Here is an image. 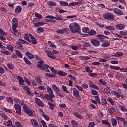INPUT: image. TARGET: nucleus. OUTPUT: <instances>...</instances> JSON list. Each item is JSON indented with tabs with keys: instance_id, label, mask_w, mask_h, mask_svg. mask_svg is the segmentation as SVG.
Masks as SVG:
<instances>
[{
	"instance_id": "obj_1",
	"label": "nucleus",
	"mask_w": 127,
	"mask_h": 127,
	"mask_svg": "<svg viewBox=\"0 0 127 127\" xmlns=\"http://www.w3.org/2000/svg\"><path fill=\"white\" fill-rule=\"evenodd\" d=\"M69 28L72 33H77L81 31V26L76 22L71 23L69 25Z\"/></svg>"
},
{
	"instance_id": "obj_2",
	"label": "nucleus",
	"mask_w": 127,
	"mask_h": 127,
	"mask_svg": "<svg viewBox=\"0 0 127 127\" xmlns=\"http://www.w3.org/2000/svg\"><path fill=\"white\" fill-rule=\"evenodd\" d=\"M12 30H11V32L14 34H15V33H17V30L16 29V28L18 27V20H17V18H13L12 20Z\"/></svg>"
},
{
	"instance_id": "obj_3",
	"label": "nucleus",
	"mask_w": 127,
	"mask_h": 127,
	"mask_svg": "<svg viewBox=\"0 0 127 127\" xmlns=\"http://www.w3.org/2000/svg\"><path fill=\"white\" fill-rule=\"evenodd\" d=\"M37 67L39 68L41 70H45L46 72H49V73H50V71H49V69H48V68H50V66L47 65L46 64H38L37 65Z\"/></svg>"
},
{
	"instance_id": "obj_4",
	"label": "nucleus",
	"mask_w": 127,
	"mask_h": 127,
	"mask_svg": "<svg viewBox=\"0 0 127 127\" xmlns=\"http://www.w3.org/2000/svg\"><path fill=\"white\" fill-rule=\"evenodd\" d=\"M23 109L25 113H27V115H28L29 116H32V115H33V112H32V110L28 108V106H27V105H24L23 106Z\"/></svg>"
},
{
	"instance_id": "obj_5",
	"label": "nucleus",
	"mask_w": 127,
	"mask_h": 127,
	"mask_svg": "<svg viewBox=\"0 0 127 127\" xmlns=\"http://www.w3.org/2000/svg\"><path fill=\"white\" fill-rule=\"evenodd\" d=\"M110 69H113L114 70H116V71H118L119 70H120V71L123 72V73H127V68H121V67L119 66H114L112 65H110Z\"/></svg>"
},
{
	"instance_id": "obj_6",
	"label": "nucleus",
	"mask_w": 127,
	"mask_h": 127,
	"mask_svg": "<svg viewBox=\"0 0 127 127\" xmlns=\"http://www.w3.org/2000/svg\"><path fill=\"white\" fill-rule=\"evenodd\" d=\"M45 51L48 56L50 57V58H51V59H55V58H56V57H55V56L53 55V54L51 53V51H50L49 48L47 47L45 48Z\"/></svg>"
},
{
	"instance_id": "obj_7",
	"label": "nucleus",
	"mask_w": 127,
	"mask_h": 127,
	"mask_svg": "<svg viewBox=\"0 0 127 127\" xmlns=\"http://www.w3.org/2000/svg\"><path fill=\"white\" fill-rule=\"evenodd\" d=\"M14 109L16 111V113L17 115L20 116V115H21V106L18 104H15Z\"/></svg>"
},
{
	"instance_id": "obj_8",
	"label": "nucleus",
	"mask_w": 127,
	"mask_h": 127,
	"mask_svg": "<svg viewBox=\"0 0 127 127\" xmlns=\"http://www.w3.org/2000/svg\"><path fill=\"white\" fill-rule=\"evenodd\" d=\"M90 42L93 45V46H100V40L97 38L92 39L90 40Z\"/></svg>"
},
{
	"instance_id": "obj_9",
	"label": "nucleus",
	"mask_w": 127,
	"mask_h": 127,
	"mask_svg": "<svg viewBox=\"0 0 127 127\" xmlns=\"http://www.w3.org/2000/svg\"><path fill=\"white\" fill-rule=\"evenodd\" d=\"M103 17L105 19H109V20H111V19H114V18H115L114 15L110 13H106L103 14Z\"/></svg>"
},
{
	"instance_id": "obj_10",
	"label": "nucleus",
	"mask_w": 127,
	"mask_h": 127,
	"mask_svg": "<svg viewBox=\"0 0 127 127\" xmlns=\"http://www.w3.org/2000/svg\"><path fill=\"white\" fill-rule=\"evenodd\" d=\"M45 18H49L50 19H56V20H62L63 19V18L62 17L60 16V15H56L55 17L49 15L45 17Z\"/></svg>"
},
{
	"instance_id": "obj_11",
	"label": "nucleus",
	"mask_w": 127,
	"mask_h": 127,
	"mask_svg": "<svg viewBox=\"0 0 127 127\" xmlns=\"http://www.w3.org/2000/svg\"><path fill=\"white\" fill-rule=\"evenodd\" d=\"M30 123L34 127H42V126L39 125L38 122L34 119H31L30 120Z\"/></svg>"
},
{
	"instance_id": "obj_12",
	"label": "nucleus",
	"mask_w": 127,
	"mask_h": 127,
	"mask_svg": "<svg viewBox=\"0 0 127 127\" xmlns=\"http://www.w3.org/2000/svg\"><path fill=\"white\" fill-rule=\"evenodd\" d=\"M47 92L49 93V96L50 98H54V94H53L52 89L50 87L47 86Z\"/></svg>"
},
{
	"instance_id": "obj_13",
	"label": "nucleus",
	"mask_w": 127,
	"mask_h": 127,
	"mask_svg": "<svg viewBox=\"0 0 127 127\" xmlns=\"http://www.w3.org/2000/svg\"><path fill=\"white\" fill-rule=\"evenodd\" d=\"M73 93L74 96L76 98L78 101H81V96L80 95V92L78 90H73Z\"/></svg>"
},
{
	"instance_id": "obj_14",
	"label": "nucleus",
	"mask_w": 127,
	"mask_h": 127,
	"mask_svg": "<svg viewBox=\"0 0 127 127\" xmlns=\"http://www.w3.org/2000/svg\"><path fill=\"white\" fill-rule=\"evenodd\" d=\"M114 12L115 14H116V15H118V16H121L122 15H123V11H122V10L118 8L114 9Z\"/></svg>"
},
{
	"instance_id": "obj_15",
	"label": "nucleus",
	"mask_w": 127,
	"mask_h": 127,
	"mask_svg": "<svg viewBox=\"0 0 127 127\" xmlns=\"http://www.w3.org/2000/svg\"><path fill=\"white\" fill-rule=\"evenodd\" d=\"M73 115L76 117V118H77V119H79L80 120H83L84 119V117H83V116L76 111L73 112Z\"/></svg>"
},
{
	"instance_id": "obj_16",
	"label": "nucleus",
	"mask_w": 127,
	"mask_h": 127,
	"mask_svg": "<svg viewBox=\"0 0 127 127\" xmlns=\"http://www.w3.org/2000/svg\"><path fill=\"white\" fill-rule=\"evenodd\" d=\"M35 101L39 107H43V106H44L43 102H42V101H41V100H40V99L39 98H35Z\"/></svg>"
},
{
	"instance_id": "obj_17",
	"label": "nucleus",
	"mask_w": 127,
	"mask_h": 127,
	"mask_svg": "<svg viewBox=\"0 0 127 127\" xmlns=\"http://www.w3.org/2000/svg\"><path fill=\"white\" fill-rule=\"evenodd\" d=\"M125 27H126V26L124 24H118L116 25V28L117 29H119L120 30L125 29Z\"/></svg>"
},
{
	"instance_id": "obj_18",
	"label": "nucleus",
	"mask_w": 127,
	"mask_h": 127,
	"mask_svg": "<svg viewBox=\"0 0 127 127\" xmlns=\"http://www.w3.org/2000/svg\"><path fill=\"white\" fill-rule=\"evenodd\" d=\"M31 37H32V35L31 34H25L24 36V39L27 41H28V42H30V39L29 38H31Z\"/></svg>"
},
{
	"instance_id": "obj_19",
	"label": "nucleus",
	"mask_w": 127,
	"mask_h": 127,
	"mask_svg": "<svg viewBox=\"0 0 127 127\" xmlns=\"http://www.w3.org/2000/svg\"><path fill=\"white\" fill-rule=\"evenodd\" d=\"M66 31H67V28H64L62 29H58L56 32L57 33H59L60 34H64Z\"/></svg>"
},
{
	"instance_id": "obj_20",
	"label": "nucleus",
	"mask_w": 127,
	"mask_h": 127,
	"mask_svg": "<svg viewBox=\"0 0 127 127\" xmlns=\"http://www.w3.org/2000/svg\"><path fill=\"white\" fill-rule=\"evenodd\" d=\"M52 88L53 89L54 91L56 92V94H58L60 92V89H59V88L57 87V86L55 84H53L52 85Z\"/></svg>"
},
{
	"instance_id": "obj_21",
	"label": "nucleus",
	"mask_w": 127,
	"mask_h": 127,
	"mask_svg": "<svg viewBox=\"0 0 127 127\" xmlns=\"http://www.w3.org/2000/svg\"><path fill=\"white\" fill-rule=\"evenodd\" d=\"M57 74L60 77H66V76H67V75H68V73H67L64 71H58Z\"/></svg>"
},
{
	"instance_id": "obj_22",
	"label": "nucleus",
	"mask_w": 127,
	"mask_h": 127,
	"mask_svg": "<svg viewBox=\"0 0 127 127\" xmlns=\"http://www.w3.org/2000/svg\"><path fill=\"white\" fill-rule=\"evenodd\" d=\"M70 123L71 124V127H79V124H78V122L75 120H72L70 122Z\"/></svg>"
},
{
	"instance_id": "obj_23",
	"label": "nucleus",
	"mask_w": 127,
	"mask_h": 127,
	"mask_svg": "<svg viewBox=\"0 0 127 127\" xmlns=\"http://www.w3.org/2000/svg\"><path fill=\"white\" fill-rule=\"evenodd\" d=\"M18 80L19 81V85H21L22 86L24 85V80H23V78L22 77L18 76Z\"/></svg>"
},
{
	"instance_id": "obj_24",
	"label": "nucleus",
	"mask_w": 127,
	"mask_h": 127,
	"mask_svg": "<svg viewBox=\"0 0 127 127\" xmlns=\"http://www.w3.org/2000/svg\"><path fill=\"white\" fill-rule=\"evenodd\" d=\"M111 94L112 95L114 96V97H116V98H117V99H119V98L121 97V96H120V94L117 91H112Z\"/></svg>"
},
{
	"instance_id": "obj_25",
	"label": "nucleus",
	"mask_w": 127,
	"mask_h": 127,
	"mask_svg": "<svg viewBox=\"0 0 127 127\" xmlns=\"http://www.w3.org/2000/svg\"><path fill=\"white\" fill-rule=\"evenodd\" d=\"M47 5L48 6L50 7H53V6H56L57 5V4L55 2L53 1H49Z\"/></svg>"
},
{
	"instance_id": "obj_26",
	"label": "nucleus",
	"mask_w": 127,
	"mask_h": 127,
	"mask_svg": "<svg viewBox=\"0 0 127 127\" xmlns=\"http://www.w3.org/2000/svg\"><path fill=\"white\" fill-rule=\"evenodd\" d=\"M21 10H22V7L20 6H18L15 10V13H20Z\"/></svg>"
},
{
	"instance_id": "obj_27",
	"label": "nucleus",
	"mask_w": 127,
	"mask_h": 127,
	"mask_svg": "<svg viewBox=\"0 0 127 127\" xmlns=\"http://www.w3.org/2000/svg\"><path fill=\"white\" fill-rule=\"evenodd\" d=\"M1 53L5 55H11V52L8 50H1Z\"/></svg>"
},
{
	"instance_id": "obj_28",
	"label": "nucleus",
	"mask_w": 127,
	"mask_h": 127,
	"mask_svg": "<svg viewBox=\"0 0 127 127\" xmlns=\"http://www.w3.org/2000/svg\"><path fill=\"white\" fill-rule=\"evenodd\" d=\"M111 123L113 127H116L117 126L118 122H117V120L115 118H112L111 119Z\"/></svg>"
},
{
	"instance_id": "obj_29",
	"label": "nucleus",
	"mask_w": 127,
	"mask_h": 127,
	"mask_svg": "<svg viewBox=\"0 0 127 127\" xmlns=\"http://www.w3.org/2000/svg\"><path fill=\"white\" fill-rule=\"evenodd\" d=\"M43 25H44V23H43V22H39L35 23L34 26L35 27H39V26H42Z\"/></svg>"
},
{
	"instance_id": "obj_30",
	"label": "nucleus",
	"mask_w": 127,
	"mask_h": 127,
	"mask_svg": "<svg viewBox=\"0 0 127 127\" xmlns=\"http://www.w3.org/2000/svg\"><path fill=\"white\" fill-rule=\"evenodd\" d=\"M102 123L103 125H107L108 127H112V125H111V123L109 122L107 120H102Z\"/></svg>"
},
{
	"instance_id": "obj_31",
	"label": "nucleus",
	"mask_w": 127,
	"mask_h": 127,
	"mask_svg": "<svg viewBox=\"0 0 127 127\" xmlns=\"http://www.w3.org/2000/svg\"><path fill=\"white\" fill-rule=\"evenodd\" d=\"M26 55H27V56H28L29 57V59H32L34 58V56H33V55H32V54L30 53L29 52H27L26 53Z\"/></svg>"
},
{
	"instance_id": "obj_32",
	"label": "nucleus",
	"mask_w": 127,
	"mask_h": 127,
	"mask_svg": "<svg viewBox=\"0 0 127 127\" xmlns=\"http://www.w3.org/2000/svg\"><path fill=\"white\" fill-rule=\"evenodd\" d=\"M101 46L102 47H108V46H110V43L108 41H105L101 44Z\"/></svg>"
},
{
	"instance_id": "obj_33",
	"label": "nucleus",
	"mask_w": 127,
	"mask_h": 127,
	"mask_svg": "<svg viewBox=\"0 0 127 127\" xmlns=\"http://www.w3.org/2000/svg\"><path fill=\"white\" fill-rule=\"evenodd\" d=\"M14 101L16 104H20L21 105H23V103H21V100H20L19 98H15L14 99Z\"/></svg>"
},
{
	"instance_id": "obj_34",
	"label": "nucleus",
	"mask_w": 127,
	"mask_h": 127,
	"mask_svg": "<svg viewBox=\"0 0 127 127\" xmlns=\"http://www.w3.org/2000/svg\"><path fill=\"white\" fill-rule=\"evenodd\" d=\"M88 34L91 36H92V35H96V34H97V32L94 30H91L89 31Z\"/></svg>"
},
{
	"instance_id": "obj_35",
	"label": "nucleus",
	"mask_w": 127,
	"mask_h": 127,
	"mask_svg": "<svg viewBox=\"0 0 127 127\" xmlns=\"http://www.w3.org/2000/svg\"><path fill=\"white\" fill-rule=\"evenodd\" d=\"M23 89L25 91H27V94L30 95V88H29L28 86H24Z\"/></svg>"
},
{
	"instance_id": "obj_36",
	"label": "nucleus",
	"mask_w": 127,
	"mask_h": 127,
	"mask_svg": "<svg viewBox=\"0 0 127 127\" xmlns=\"http://www.w3.org/2000/svg\"><path fill=\"white\" fill-rule=\"evenodd\" d=\"M59 3L61 5H62V6H68L69 5L68 2L65 1H60Z\"/></svg>"
},
{
	"instance_id": "obj_37",
	"label": "nucleus",
	"mask_w": 127,
	"mask_h": 127,
	"mask_svg": "<svg viewBox=\"0 0 127 127\" xmlns=\"http://www.w3.org/2000/svg\"><path fill=\"white\" fill-rule=\"evenodd\" d=\"M124 55V53L120 52H118L116 53L115 55H114L113 56L115 57H120V56H123Z\"/></svg>"
},
{
	"instance_id": "obj_38",
	"label": "nucleus",
	"mask_w": 127,
	"mask_h": 127,
	"mask_svg": "<svg viewBox=\"0 0 127 127\" xmlns=\"http://www.w3.org/2000/svg\"><path fill=\"white\" fill-rule=\"evenodd\" d=\"M7 49H8V50H9L10 51L12 52L13 51L14 48L11 44H8L7 45Z\"/></svg>"
},
{
	"instance_id": "obj_39",
	"label": "nucleus",
	"mask_w": 127,
	"mask_h": 127,
	"mask_svg": "<svg viewBox=\"0 0 127 127\" xmlns=\"http://www.w3.org/2000/svg\"><path fill=\"white\" fill-rule=\"evenodd\" d=\"M3 111L6 112V113H10V114L12 113V110L11 109H7L5 107L2 109Z\"/></svg>"
},
{
	"instance_id": "obj_40",
	"label": "nucleus",
	"mask_w": 127,
	"mask_h": 127,
	"mask_svg": "<svg viewBox=\"0 0 127 127\" xmlns=\"http://www.w3.org/2000/svg\"><path fill=\"white\" fill-rule=\"evenodd\" d=\"M7 66L8 68L10 69V70H13L14 69V65L10 63H8L7 64Z\"/></svg>"
},
{
	"instance_id": "obj_41",
	"label": "nucleus",
	"mask_w": 127,
	"mask_h": 127,
	"mask_svg": "<svg viewBox=\"0 0 127 127\" xmlns=\"http://www.w3.org/2000/svg\"><path fill=\"white\" fill-rule=\"evenodd\" d=\"M62 89L63 90L64 92H65V93H69V90H68V88L65 86V85L62 86Z\"/></svg>"
},
{
	"instance_id": "obj_42",
	"label": "nucleus",
	"mask_w": 127,
	"mask_h": 127,
	"mask_svg": "<svg viewBox=\"0 0 127 127\" xmlns=\"http://www.w3.org/2000/svg\"><path fill=\"white\" fill-rule=\"evenodd\" d=\"M6 100L9 104L11 105H13V100H12V98L11 97H8L6 98Z\"/></svg>"
},
{
	"instance_id": "obj_43",
	"label": "nucleus",
	"mask_w": 127,
	"mask_h": 127,
	"mask_svg": "<svg viewBox=\"0 0 127 127\" xmlns=\"http://www.w3.org/2000/svg\"><path fill=\"white\" fill-rule=\"evenodd\" d=\"M119 108L120 109L122 112H127V109L125 108V106L120 104L119 105Z\"/></svg>"
},
{
	"instance_id": "obj_44",
	"label": "nucleus",
	"mask_w": 127,
	"mask_h": 127,
	"mask_svg": "<svg viewBox=\"0 0 127 127\" xmlns=\"http://www.w3.org/2000/svg\"><path fill=\"white\" fill-rule=\"evenodd\" d=\"M105 28L107 30H115V27L113 26H106Z\"/></svg>"
},
{
	"instance_id": "obj_45",
	"label": "nucleus",
	"mask_w": 127,
	"mask_h": 127,
	"mask_svg": "<svg viewBox=\"0 0 127 127\" xmlns=\"http://www.w3.org/2000/svg\"><path fill=\"white\" fill-rule=\"evenodd\" d=\"M15 52H16V55L18 56V57H20V58H22V54H21L20 51H19V50H16L15 51Z\"/></svg>"
},
{
	"instance_id": "obj_46",
	"label": "nucleus",
	"mask_w": 127,
	"mask_h": 127,
	"mask_svg": "<svg viewBox=\"0 0 127 127\" xmlns=\"http://www.w3.org/2000/svg\"><path fill=\"white\" fill-rule=\"evenodd\" d=\"M30 39H31V42L33 44H36L37 43L36 39H35V38H34V36H33V35H32V37H31Z\"/></svg>"
},
{
	"instance_id": "obj_47",
	"label": "nucleus",
	"mask_w": 127,
	"mask_h": 127,
	"mask_svg": "<svg viewBox=\"0 0 127 127\" xmlns=\"http://www.w3.org/2000/svg\"><path fill=\"white\" fill-rule=\"evenodd\" d=\"M89 30H90V29L87 27H85L82 28V31L84 33H89Z\"/></svg>"
},
{
	"instance_id": "obj_48",
	"label": "nucleus",
	"mask_w": 127,
	"mask_h": 127,
	"mask_svg": "<svg viewBox=\"0 0 127 127\" xmlns=\"http://www.w3.org/2000/svg\"><path fill=\"white\" fill-rule=\"evenodd\" d=\"M24 61H25L26 64H27L28 65H30V64H31V62H30L28 59L25 57L24 58Z\"/></svg>"
},
{
	"instance_id": "obj_49",
	"label": "nucleus",
	"mask_w": 127,
	"mask_h": 127,
	"mask_svg": "<svg viewBox=\"0 0 127 127\" xmlns=\"http://www.w3.org/2000/svg\"><path fill=\"white\" fill-rule=\"evenodd\" d=\"M15 125L16 126V127H22L21 123H20V122L18 121L16 122ZM13 127H15V126H14Z\"/></svg>"
},
{
	"instance_id": "obj_50",
	"label": "nucleus",
	"mask_w": 127,
	"mask_h": 127,
	"mask_svg": "<svg viewBox=\"0 0 127 127\" xmlns=\"http://www.w3.org/2000/svg\"><path fill=\"white\" fill-rule=\"evenodd\" d=\"M48 105L51 110H54V108H55L54 104L51 103V102H48Z\"/></svg>"
},
{
	"instance_id": "obj_51",
	"label": "nucleus",
	"mask_w": 127,
	"mask_h": 127,
	"mask_svg": "<svg viewBox=\"0 0 127 127\" xmlns=\"http://www.w3.org/2000/svg\"><path fill=\"white\" fill-rule=\"evenodd\" d=\"M108 112L110 114H114V113H115V112H116V110H115L114 108H110L108 109Z\"/></svg>"
},
{
	"instance_id": "obj_52",
	"label": "nucleus",
	"mask_w": 127,
	"mask_h": 127,
	"mask_svg": "<svg viewBox=\"0 0 127 127\" xmlns=\"http://www.w3.org/2000/svg\"><path fill=\"white\" fill-rule=\"evenodd\" d=\"M116 120L118 121V122H124L125 121V118L123 117H116Z\"/></svg>"
},
{
	"instance_id": "obj_53",
	"label": "nucleus",
	"mask_w": 127,
	"mask_h": 127,
	"mask_svg": "<svg viewBox=\"0 0 127 127\" xmlns=\"http://www.w3.org/2000/svg\"><path fill=\"white\" fill-rule=\"evenodd\" d=\"M43 31H44V30L42 28V27H39L37 29V32L38 33L43 32Z\"/></svg>"
},
{
	"instance_id": "obj_54",
	"label": "nucleus",
	"mask_w": 127,
	"mask_h": 127,
	"mask_svg": "<svg viewBox=\"0 0 127 127\" xmlns=\"http://www.w3.org/2000/svg\"><path fill=\"white\" fill-rule=\"evenodd\" d=\"M0 34H1V35H4L5 36H6V35H7V33L4 32L2 29H0Z\"/></svg>"
},
{
	"instance_id": "obj_55",
	"label": "nucleus",
	"mask_w": 127,
	"mask_h": 127,
	"mask_svg": "<svg viewBox=\"0 0 127 127\" xmlns=\"http://www.w3.org/2000/svg\"><path fill=\"white\" fill-rule=\"evenodd\" d=\"M99 82L101 85H106L107 84V82L103 79H99Z\"/></svg>"
},
{
	"instance_id": "obj_56",
	"label": "nucleus",
	"mask_w": 127,
	"mask_h": 127,
	"mask_svg": "<svg viewBox=\"0 0 127 127\" xmlns=\"http://www.w3.org/2000/svg\"><path fill=\"white\" fill-rule=\"evenodd\" d=\"M19 41L21 43H22V44H26V45L28 44V42H27V41H26L23 39H19Z\"/></svg>"
},
{
	"instance_id": "obj_57",
	"label": "nucleus",
	"mask_w": 127,
	"mask_h": 127,
	"mask_svg": "<svg viewBox=\"0 0 127 127\" xmlns=\"http://www.w3.org/2000/svg\"><path fill=\"white\" fill-rule=\"evenodd\" d=\"M104 90L106 94H111V89H110L109 87L105 88Z\"/></svg>"
},
{
	"instance_id": "obj_58",
	"label": "nucleus",
	"mask_w": 127,
	"mask_h": 127,
	"mask_svg": "<svg viewBox=\"0 0 127 127\" xmlns=\"http://www.w3.org/2000/svg\"><path fill=\"white\" fill-rule=\"evenodd\" d=\"M85 70L88 73H89V74H90V73H92L93 72V70H92L91 69V68H90V67H85Z\"/></svg>"
},
{
	"instance_id": "obj_59",
	"label": "nucleus",
	"mask_w": 127,
	"mask_h": 127,
	"mask_svg": "<svg viewBox=\"0 0 127 127\" xmlns=\"http://www.w3.org/2000/svg\"><path fill=\"white\" fill-rule=\"evenodd\" d=\"M35 79L36 81V82H37L38 84H42V81L41 80V79H40V78L38 77H36Z\"/></svg>"
},
{
	"instance_id": "obj_60",
	"label": "nucleus",
	"mask_w": 127,
	"mask_h": 127,
	"mask_svg": "<svg viewBox=\"0 0 127 127\" xmlns=\"http://www.w3.org/2000/svg\"><path fill=\"white\" fill-rule=\"evenodd\" d=\"M24 81L26 83V84L28 85V86H30L31 83H30V80H29V79L24 77Z\"/></svg>"
},
{
	"instance_id": "obj_61",
	"label": "nucleus",
	"mask_w": 127,
	"mask_h": 127,
	"mask_svg": "<svg viewBox=\"0 0 127 127\" xmlns=\"http://www.w3.org/2000/svg\"><path fill=\"white\" fill-rule=\"evenodd\" d=\"M89 77H91V78H94V77H97L98 76V74L95 73H90L89 74Z\"/></svg>"
},
{
	"instance_id": "obj_62",
	"label": "nucleus",
	"mask_w": 127,
	"mask_h": 127,
	"mask_svg": "<svg viewBox=\"0 0 127 127\" xmlns=\"http://www.w3.org/2000/svg\"><path fill=\"white\" fill-rule=\"evenodd\" d=\"M37 89L38 90H41L42 91H45V90H46V88L42 86H39V87H37Z\"/></svg>"
},
{
	"instance_id": "obj_63",
	"label": "nucleus",
	"mask_w": 127,
	"mask_h": 127,
	"mask_svg": "<svg viewBox=\"0 0 127 127\" xmlns=\"http://www.w3.org/2000/svg\"><path fill=\"white\" fill-rule=\"evenodd\" d=\"M40 123H42V125H43V127H47V125H46V123L45 122V121H44V120H41Z\"/></svg>"
},
{
	"instance_id": "obj_64",
	"label": "nucleus",
	"mask_w": 127,
	"mask_h": 127,
	"mask_svg": "<svg viewBox=\"0 0 127 127\" xmlns=\"http://www.w3.org/2000/svg\"><path fill=\"white\" fill-rule=\"evenodd\" d=\"M95 127V123L93 122H89L88 127Z\"/></svg>"
}]
</instances>
